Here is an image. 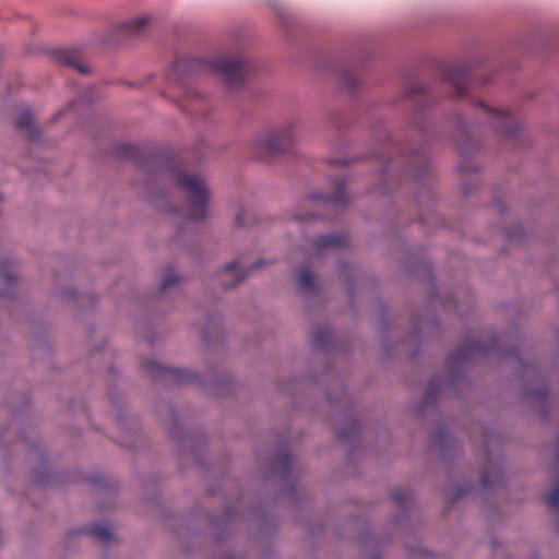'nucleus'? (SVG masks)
<instances>
[{
	"label": "nucleus",
	"mask_w": 559,
	"mask_h": 559,
	"mask_svg": "<svg viewBox=\"0 0 559 559\" xmlns=\"http://www.w3.org/2000/svg\"><path fill=\"white\" fill-rule=\"evenodd\" d=\"M187 71L186 75L214 73L222 76L229 88L242 85L253 72L251 62L242 55L217 56L211 60L178 59L169 76Z\"/></svg>",
	"instance_id": "f257e3e1"
},
{
	"label": "nucleus",
	"mask_w": 559,
	"mask_h": 559,
	"mask_svg": "<svg viewBox=\"0 0 559 559\" xmlns=\"http://www.w3.org/2000/svg\"><path fill=\"white\" fill-rule=\"evenodd\" d=\"M179 188L189 197V207L185 214L191 221H201L207 215V206L211 199L210 190L200 176L174 171Z\"/></svg>",
	"instance_id": "f03ea898"
},
{
	"label": "nucleus",
	"mask_w": 559,
	"mask_h": 559,
	"mask_svg": "<svg viewBox=\"0 0 559 559\" xmlns=\"http://www.w3.org/2000/svg\"><path fill=\"white\" fill-rule=\"evenodd\" d=\"M295 143V124H287L276 130L260 134L254 140V147L260 158L289 153Z\"/></svg>",
	"instance_id": "7ed1b4c3"
},
{
	"label": "nucleus",
	"mask_w": 559,
	"mask_h": 559,
	"mask_svg": "<svg viewBox=\"0 0 559 559\" xmlns=\"http://www.w3.org/2000/svg\"><path fill=\"white\" fill-rule=\"evenodd\" d=\"M485 112L492 118L493 127L502 134L513 135L520 128L516 118L509 110H496L484 103H478Z\"/></svg>",
	"instance_id": "20e7f679"
},
{
	"label": "nucleus",
	"mask_w": 559,
	"mask_h": 559,
	"mask_svg": "<svg viewBox=\"0 0 559 559\" xmlns=\"http://www.w3.org/2000/svg\"><path fill=\"white\" fill-rule=\"evenodd\" d=\"M444 81L452 87L455 97L461 98L467 94L471 84V69L467 66H457L448 70Z\"/></svg>",
	"instance_id": "39448f33"
},
{
	"label": "nucleus",
	"mask_w": 559,
	"mask_h": 559,
	"mask_svg": "<svg viewBox=\"0 0 559 559\" xmlns=\"http://www.w3.org/2000/svg\"><path fill=\"white\" fill-rule=\"evenodd\" d=\"M346 182L344 179H337L334 183V194L332 197L313 195L312 201L322 200L324 206H333L338 209L344 206L348 199L345 190Z\"/></svg>",
	"instance_id": "423d86ee"
},
{
	"label": "nucleus",
	"mask_w": 559,
	"mask_h": 559,
	"mask_svg": "<svg viewBox=\"0 0 559 559\" xmlns=\"http://www.w3.org/2000/svg\"><path fill=\"white\" fill-rule=\"evenodd\" d=\"M347 242V238L344 235L340 234H331V235H322L314 239L313 247L319 252L321 250L328 248H341L344 247Z\"/></svg>",
	"instance_id": "0eeeda50"
},
{
	"label": "nucleus",
	"mask_w": 559,
	"mask_h": 559,
	"mask_svg": "<svg viewBox=\"0 0 559 559\" xmlns=\"http://www.w3.org/2000/svg\"><path fill=\"white\" fill-rule=\"evenodd\" d=\"M53 58L60 66L74 68L80 73H87V68L80 62L79 57L73 51L57 50Z\"/></svg>",
	"instance_id": "6e6552de"
},
{
	"label": "nucleus",
	"mask_w": 559,
	"mask_h": 559,
	"mask_svg": "<svg viewBox=\"0 0 559 559\" xmlns=\"http://www.w3.org/2000/svg\"><path fill=\"white\" fill-rule=\"evenodd\" d=\"M150 19L146 16H139L122 25V32L131 37L140 36L148 25Z\"/></svg>",
	"instance_id": "1a4fd4ad"
},
{
	"label": "nucleus",
	"mask_w": 559,
	"mask_h": 559,
	"mask_svg": "<svg viewBox=\"0 0 559 559\" xmlns=\"http://www.w3.org/2000/svg\"><path fill=\"white\" fill-rule=\"evenodd\" d=\"M16 128L21 131H25L28 134L31 141H35L37 138V129L34 124L33 116L29 111H23L17 120Z\"/></svg>",
	"instance_id": "9d476101"
},
{
	"label": "nucleus",
	"mask_w": 559,
	"mask_h": 559,
	"mask_svg": "<svg viewBox=\"0 0 559 559\" xmlns=\"http://www.w3.org/2000/svg\"><path fill=\"white\" fill-rule=\"evenodd\" d=\"M298 286L305 292H311L314 288V275L307 266H301L297 271Z\"/></svg>",
	"instance_id": "9b49d317"
},
{
	"label": "nucleus",
	"mask_w": 559,
	"mask_h": 559,
	"mask_svg": "<svg viewBox=\"0 0 559 559\" xmlns=\"http://www.w3.org/2000/svg\"><path fill=\"white\" fill-rule=\"evenodd\" d=\"M88 534L94 538L102 543H108L111 537V531L108 525L105 524H94L90 527Z\"/></svg>",
	"instance_id": "f8f14e48"
},
{
	"label": "nucleus",
	"mask_w": 559,
	"mask_h": 559,
	"mask_svg": "<svg viewBox=\"0 0 559 559\" xmlns=\"http://www.w3.org/2000/svg\"><path fill=\"white\" fill-rule=\"evenodd\" d=\"M163 371L181 382H190L197 378L194 372L186 369H164Z\"/></svg>",
	"instance_id": "ddd939ff"
},
{
	"label": "nucleus",
	"mask_w": 559,
	"mask_h": 559,
	"mask_svg": "<svg viewBox=\"0 0 559 559\" xmlns=\"http://www.w3.org/2000/svg\"><path fill=\"white\" fill-rule=\"evenodd\" d=\"M225 271L233 273V276L235 277L234 284L229 285L228 287L235 286L247 276V272L239 266L238 262L227 264L225 266Z\"/></svg>",
	"instance_id": "4468645a"
},
{
	"label": "nucleus",
	"mask_w": 559,
	"mask_h": 559,
	"mask_svg": "<svg viewBox=\"0 0 559 559\" xmlns=\"http://www.w3.org/2000/svg\"><path fill=\"white\" fill-rule=\"evenodd\" d=\"M0 275L3 280V282L10 286L14 280L15 275L11 269V263L8 261L0 262Z\"/></svg>",
	"instance_id": "2eb2a0df"
},
{
	"label": "nucleus",
	"mask_w": 559,
	"mask_h": 559,
	"mask_svg": "<svg viewBox=\"0 0 559 559\" xmlns=\"http://www.w3.org/2000/svg\"><path fill=\"white\" fill-rule=\"evenodd\" d=\"M546 504L552 510H559V485L545 496Z\"/></svg>",
	"instance_id": "dca6fc26"
},
{
	"label": "nucleus",
	"mask_w": 559,
	"mask_h": 559,
	"mask_svg": "<svg viewBox=\"0 0 559 559\" xmlns=\"http://www.w3.org/2000/svg\"><path fill=\"white\" fill-rule=\"evenodd\" d=\"M179 282L178 276L174 272H168L162 281L160 292H166Z\"/></svg>",
	"instance_id": "f3484780"
},
{
	"label": "nucleus",
	"mask_w": 559,
	"mask_h": 559,
	"mask_svg": "<svg viewBox=\"0 0 559 559\" xmlns=\"http://www.w3.org/2000/svg\"><path fill=\"white\" fill-rule=\"evenodd\" d=\"M119 153L129 159H134L139 153V148L130 144H122L119 147Z\"/></svg>",
	"instance_id": "a211bd4d"
},
{
	"label": "nucleus",
	"mask_w": 559,
	"mask_h": 559,
	"mask_svg": "<svg viewBox=\"0 0 559 559\" xmlns=\"http://www.w3.org/2000/svg\"><path fill=\"white\" fill-rule=\"evenodd\" d=\"M343 83L348 90H355L359 84V80L354 73L346 71L343 74Z\"/></svg>",
	"instance_id": "6ab92c4d"
},
{
	"label": "nucleus",
	"mask_w": 559,
	"mask_h": 559,
	"mask_svg": "<svg viewBox=\"0 0 559 559\" xmlns=\"http://www.w3.org/2000/svg\"><path fill=\"white\" fill-rule=\"evenodd\" d=\"M329 337V331L326 330H317L313 332L312 342L317 346H323Z\"/></svg>",
	"instance_id": "aec40b11"
},
{
	"label": "nucleus",
	"mask_w": 559,
	"mask_h": 559,
	"mask_svg": "<svg viewBox=\"0 0 559 559\" xmlns=\"http://www.w3.org/2000/svg\"><path fill=\"white\" fill-rule=\"evenodd\" d=\"M465 350L466 353L463 354L464 357L476 354L478 352H487L488 349L484 348L483 345L478 342H471L466 345Z\"/></svg>",
	"instance_id": "412c9836"
},
{
	"label": "nucleus",
	"mask_w": 559,
	"mask_h": 559,
	"mask_svg": "<svg viewBox=\"0 0 559 559\" xmlns=\"http://www.w3.org/2000/svg\"><path fill=\"white\" fill-rule=\"evenodd\" d=\"M248 215V211L247 210H242L241 212L237 213L236 214V224L237 226H245L247 225L248 223L246 222L245 219V216Z\"/></svg>",
	"instance_id": "4be33fe9"
},
{
	"label": "nucleus",
	"mask_w": 559,
	"mask_h": 559,
	"mask_svg": "<svg viewBox=\"0 0 559 559\" xmlns=\"http://www.w3.org/2000/svg\"><path fill=\"white\" fill-rule=\"evenodd\" d=\"M392 498L400 506H402L404 503V501H405L404 495L402 492H400V491H393L392 492Z\"/></svg>",
	"instance_id": "5701e85b"
},
{
	"label": "nucleus",
	"mask_w": 559,
	"mask_h": 559,
	"mask_svg": "<svg viewBox=\"0 0 559 559\" xmlns=\"http://www.w3.org/2000/svg\"><path fill=\"white\" fill-rule=\"evenodd\" d=\"M157 369H159V366H157L155 362L145 364V370L150 373H155Z\"/></svg>",
	"instance_id": "b1692460"
},
{
	"label": "nucleus",
	"mask_w": 559,
	"mask_h": 559,
	"mask_svg": "<svg viewBox=\"0 0 559 559\" xmlns=\"http://www.w3.org/2000/svg\"><path fill=\"white\" fill-rule=\"evenodd\" d=\"M278 459L285 467H288L290 465V457L288 454H282L280 455Z\"/></svg>",
	"instance_id": "393cba45"
},
{
	"label": "nucleus",
	"mask_w": 559,
	"mask_h": 559,
	"mask_svg": "<svg viewBox=\"0 0 559 559\" xmlns=\"http://www.w3.org/2000/svg\"><path fill=\"white\" fill-rule=\"evenodd\" d=\"M431 391H432V390H431V388L429 386V388L427 389V392H426V397H427V399H429V397H430V393H431Z\"/></svg>",
	"instance_id": "a878e982"
},
{
	"label": "nucleus",
	"mask_w": 559,
	"mask_h": 559,
	"mask_svg": "<svg viewBox=\"0 0 559 559\" xmlns=\"http://www.w3.org/2000/svg\"><path fill=\"white\" fill-rule=\"evenodd\" d=\"M297 219H298V221L304 222V221H306V217H304V216H298V217H297Z\"/></svg>",
	"instance_id": "bb28decb"
},
{
	"label": "nucleus",
	"mask_w": 559,
	"mask_h": 559,
	"mask_svg": "<svg viewBox=\"0 0 559 559\" xmlns=\"http://www.w3.org/2000/svg\"><path fill=\"white\" fill-rule=\"evenodd\" d=\"M337 436H338L340 439L344 438V436H343V433L341 431H337Z\"/></svg>",
	"instance_id": "cd10ccee"
}]
</instances>
